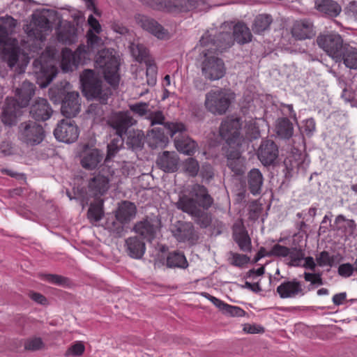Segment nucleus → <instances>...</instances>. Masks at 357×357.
Masks as SVG:
<instances>
[{"mask_svg": "<svg viewBox=\"0 0 357 357\" xmlns=\"http://www.w3.org/2000/svg\"><path fill=\"white\" fill-rule=\"evenodd\" d=\"M304 279L306 282H310L312 286H321L324 284L321 274L319 273H312L305 272L303 274Z\"/></svg>", "mask_w": 357, "mask_h": 357, "instance_id": "58", "label": "nucleus"}, {"mask_svg": "<svg viewBox=\"0 0 357 357\" xmlns=\"http://www.w3.org/2000/svg\"><path fill=\"white\" fill-rule=\"evenodd\" d=\"M337 62L343 61L347 68L357 69V49L345 44Z\"/></svg>", "mask_w": 357, "mask_h": 357, "instance_id": "36", "label": "nucleus"}, {"mask_svg": "<svg viewBox=\"0 0 357 357\" xmlns=\"http://www.w3.org/2000/svg\"><path fill=\"white\" fill-rule=\"evenodd\" d=\"M263 210L262 204L257 201L252 202L249 206V218L257 220Z\"/></svg>", "mask_w": 357, "mask_h": 357, "instance_id": "59", "label": "nucleus"}, {"mask_svg": "<svg viewBox=\"0 0 357 357\" xmlns=\"http://www.w3.org/2000/svg\"><path fill=\"white\" fill-rule=\"evenodd\" d=\"M79 95L78 92H68L61 103V114L66 118L71 119L78 114L80 111Z\"/></svg>", "mask_w": 357, "mask_h": 357, "instance_id": "24", "label": "nucleus"}, {"mask_svg": "<svg viewBox=\"0 0 357 357\" xmlns=\"http://www.w3.org/2000/svg\"><path fill=\"white\" fill-rule=\"evenodd\" d=\"M289 255V248L279 243L273 245L268 250V257H287Z\"/></svg>", "mask_w": 357, "mask_h": 357, "instance_id": "53", "label": "nucleus"}, {"mask_svg": "<svg viewBox=\"0 0 357 357\" xmlns=\"http://www.w3.org/2000/svg\"><path fill=\"white\" fill-rule=\"evenodd\" d=\"M241 159L237 158L236 159L229 160L228 166L236 175H242L244 173V168L242 165H240Z\"/></svg>", "mask_w": 357, "mask_h": 357, "instance_id": "64", "label": "nucleus"}, {"mask_svg": "<svg viewBox=\"0 0 357 357\" xmlns=\"http://www.w3.org/2000/svg\"><path fill=\"white\" fill-rule=\"evenodd\" d=\"M169 135L163 128H154L147 132V136L149 139V146L153 148L163 146L168 142Z\"/></svg>", "mask_w": 357, "mask_h": 357, "instance_id": "33", "label": "nucleus"}, {"mask_svg": "<svg viewBox=\"0 0 357 357\" xmlns=\"http://www.w3.org/2000/svg\"><path fill=\"white\" fill-rule=\"evenodd\" d=\"M132 55L139 62L148 63L149 61V52L148 49L142 44H132L130 46Z\"/></svg>", "mask_w": 357, "mask_h": 357, "instance_id": "47", "label": "nucleus"}, {"mask_svg": "<svg viewBox=\"0 0 357 357\" xmlns=\"http://www.w3.org/2000/svg\"><path fill=\"white\" fill-rule=\"evenodd\" d=\"M33 73L36 82L40 88L47 87L57 74V70L54 65L42 57L36 59L33 62Z\"/></svg>", "mask_w": 357, "mask_h": 357, "instance_id": "11", "label": "nucleus"}, {"mask_svg": "<svg viewBox=\"0 0 357 357\" xmlns=\"http://www.w3.org/2000/svg\"><path fill=\"white\" fill-rule=\"evenodd\" d=\"M147 120L150 121V126H153L155 125H162L166 128L165 125L169 122H165V117L162 111H150L149 116H147ZM167 130V129H165Z\"/></svg>", "mask_w": 357, "mask_h": 357, "instance_id": "52", "label": "nucleus"}, {"mask_svg": "<svg viewBox=\"0 0 357 357\" xmlns=\"http://www.w3.org/2000/svg\"><path fill=\"white\" fill-rule=\"evenodd\" d=\"M124 138L123 137L117 136L113 138L107 146V155L104 160L103 164L109 162L110 160L116 156V155L123 148Z\"/></svg>", "mask_w": 357, "mask_h": 357, "instance_id": "42", "label": "nucleus"}, {"mask_svg": "<svg viewBox=\"0 0 357 357\" xmlns=\"http://www.w3.org/2000/svg\"><path fill=\"white\" fill-rule=\"evenodd\" d=\"M84 47L79 46L76 51L72 52L65 48L62 50V59L61 67L63 72L73 71L82 62L84 58Z\"/></svg>", "mask_w": 357, "mask_h": 357, "instance_id": "20", "label": "nucleus"}, {"mask_svg": "<svg viewBox=\"0 0 357 357\" xmlns=\"http://www.w3.org/2000/svg\"><path fill=\"white\" fill-rule=\"evenodd\" d=\"M234 98L235 95L233 93L222 89L211 90L206 94L204 105L211 113L223 115Z\"/></svg>", "mask_w": 357, "mask_h": 357, "instance_id": "8", "label": "nucleus"}, {"mask_svg": "<svg viewBox=\"0 0 357 357\" xmlns=\"http://www.w3.org/2000/svg\"><path fill=\"white\" fill-rule=\"evenodd\" d=\"M233 238L242 250L245 249V229L242 218L238 219L233 226Z\"/></svg>", "mask_w": 357, "mask_h": 357, "instance_id": "44", "label": "nucleus"}, {"mask_svg": "<svg viewBox=\"0 0 357 357\" xmlns=\"http://www.w3.org/2000/svg\"><path fill=\"white\" fill-rule=\"evenodd\" d=\"M276 132L282 139H289L294 133V127L288 118L278 119L276 123Z\"/></svg>", "mask_w": 357, "mask_h": 357, "instance_id": "43", "label": "nucleus"}, {"mask_svg": "<svg viewBox=\"0 0 357 357\" xmlns=\"http://www.w3.org/2000/svg\"><path fill=\"white\" fill-rule=\"evenodd\" d=\"M30 116L38 121L48 120L53 114V109L46 98H38L30 107Z\"/></svg>", "mask_w": 357, "mask_h": 357, "instance_id": "21", "label": "nucleus"}, {"mask_svg": "<svg viewBox=\"0 0 357 357\" xmlns=\"http://www.w3.org/2000/svg\"><path fill=\"white\" fill-rule=\"evenodd\" d=\"M125 251L132 259H140L146 251L145 243L137 236H130L125 241Z\"/></svg>", "mask_w": 357, "mask_h": 357, "instance_id": "30", "label": "nucleus"}, {"mask_svg": "<svg viewBox=\"0 0 357 357\" xmlns=\"http://www.w3.org/2000/svg\"><path fill=\"white\" fill-rule=\"evenodd\" d=\"M160 225V221L157 218L146 217L135 224L133 231L148 242H152L159 231Z\"/></svg>", "mask_w": 357, "mask_h": 357, "instance_id": "16", "label": "nucleus"}, {"mask_svg": "<svg viewBox=\"0 0 357 357\" xmlns=\"http://www.w3.org/2000/svg\"><path fill=\"white\" fill-rule=\"evenodd\" d=\"M256 153L258 159L264 166H269L278 158L279 149L274 141L264 139L261 141Z\"/></svg>", "mask_w": 357, "mask_h": 357, "instance_id": "19", "label": "nucleus"}, {"mask_svg": "<svg viewBox=\"0 0 357 357\" xmlns=\"http://www.w3.org/2000/svg\"><path fill=\"white\" fill-rule=\"evenodd\" d=\"M315 8L319 12L328 17H335L342 11L341 6L333 0H316Z\"/></svg>", "mask_w": 357, "mask_h": 357, "instance_id": "32", "label": "nucleus"}, {"mask_svg": "<svg viewBox=\"0 0 357 357\" xmlns=\"http://www.w3.org/2000/svg\"><path fill=\"white\" fill-rule=\"evenodd\" d=\"M344 13L347 17L357 21V1L349 2L344 8Z\"/></svg>", "mask_w": 357, "mask_h": 357, "instance_id": "62", "label": "nucleus"}, {"mask_svg": "<svg viewBox=\"0 0 357 357\" xmlns=\"http://www.w3.org/2000/svg\"><path fill=\"white\" fill-rule=\"evenodd\" d=\"M291 32L292 36L299 40L311 38L315 36L313 23L306 19L296 21Z\"/></svg>", "mask_w": 357, "mask_h": 357, "instance_id": "27", "label": "nucleus"}, {"mask_svg": "<svg viewBox=\"0 0 357 357\" xmlns=\"http://www.w3.org/2000/svg\"><path fill=\"white\" fill-rule=\"evenodd\" d=\"M247 181L252 195H256L261 193L264 178L259 169L255 168L251 169L247 175Z\"/></svg>", "mask_w": 357, "mask_h": 357, "instance_id": "34", "label": "nucleus"}, {"mask_svg": "<svg viewBox=\"0 0 357 357\" xmlns=\"http://www.w3.org/2000/svg\"><path fill=\"white\" fill-rule=\"evenodd\" d=\"M85 350V347L81 342H76L71 345L66 351L65 356H80L83 354Z\"/></svg>", "mask_w": 357, "mask_h": 357, "instance_id": "57", "label": "nucleus"}, {"mask_svg": "<svg viewBox=\"0 0 357 357\" xmlns=\"http://www.w3.org/2000/svg\"><path fill=\"white\" fill-rule=\"evenodd\" d=\"M102 204V202L100 201L90 205L87 215L91 221L98 222L102 219L103 215Z\"/></svg>", "mask_w": 357, "mask_h": 357, "instance_id": "49", "label": "nucleus"}, {"mask_svg": "<svg viewBox=\"0 0 357 357\" xmlns=\"http://www.w3.org/2000/svg\"><path fill=\"white\" fill-rule=\"evenodd\" d=\"M124 135L123 138L127 149L138 152L144 149L146 137L143 130L135 128L130 129Z\"/></svg>", "mask_w": 357, "mask_h": 357, "instance_id": "26", "label": "nucleus"}, {"mask_svg": "<svg viewBox=\"0 0 357 357\" xmlns=\"http://www.w3.org/2000/svg\"><path fill=\"white\" fill-rule=\"evenodd\" d=\"M277 292L281 298H296L305 294L301 282L295 278L282 282L277 287Z\"/></svg>", "mask_w": 357, "mask_h": 357, "instance_id": "25", "label": "nucleus"}, {"mask_svg": "<svg viewBox=\"0 0 357 357\" xmlns=\"http://www.w3.org/2000/svg\"><path fill=\"white\" fill-rule=\"evenodd\" d=\"M45 137L43 127L36 121H24L18 127V138L27 146H33L40 144Z\"/></svg>", "mask_w": 357, "mask_h": 357, "instance_id": "10", "label": "nucleus"}, {"mask_svg": "<svg viewBox=\"0 0 357 357\" xmlns=\"http://www.w3.org/2000/svg\"><path fill=\"white\" fill-rule=\"evenodd\" d=\"M58 40L64 45H72L77 41V29L70 24L61 27L57 35Z\"/></svg>", "mask_w": 357, "mask_h": 357, "instance_id": "35", "label": "nucleus"}, {"mask_svg": "<svg viewBox=\"0 0 357 357\" xmlns=\"http://www.w3.org/2000/svg\"><path fill=\"white\" fill-rule=\"evenodd\" d=\"M142 4L158 11L169 13H186L204 6V0H140Z\"/></svg>", "mask_w": 357, "mask_h": 357, "instance_id": "4", "label": "nucleus"}, {"mask_svg": "<svg viewBox=\"0 0 357 357\" xmlns=\"http://www.w3.org/2000/svg\"><path fill=\"white\" fill-rule=\"evenodd\" d=\"M221 31L213 38L206 33L199 40L200 45L205 50H211L212 52L222 53L233 45L234 41L243 45L245 43V24L243 22H225L220 26Z\"/></svg>", "mask_w": 357, "mask_h": 357, "instance_id": "2", "label": "nucleus"}, {"mask_svg": "<svg viewBox=\"0 0 357 357\" xmlns=\"http://www.w3.org/2000/svg\"><path fill=\"white\" fill-rule=\"evenodd\" d=\"M136 22L144 30L147 31L159 39H163L168 35V31L154 19L143 15L135 16Z\"/></svg>", "mask_w": 357, "mask_h": 357, "instance_id": "22", "label": "nucleus"}, {"mask_svg": "<svg viewBox=\"0 0 357 357\" xmlns=\"http://www.w3.org/2000/svg\"><path fill=\"white\" fill-rule=\"evenodd\" d=\"M173 236L179 242H189L195 244L199 236L195 229L193 224L190 222L177 221L172 227Z\"/></svg>", "mask_w": 357, "mask_h": 357, "instance_id": "18", "label": "nucleus"}, {"mask_svg": "<svg viewBox=\"0 0 357 357\" xmlns=\"http://www.w3.org/2000/svg\"><path fill=\"white\" fill-rule=\"evenodd\" d=\"M55 138L61 142L71 144L79 137V128L71 119H62L54 130Z\"/></svg>", "mask_w": 357, "mask_h": 357, "instance_id": "15", "label": "nucleus"}, {"mask_svg": "<svg viewBox=\"0 0 357 357\" xmlns=\"http://www.w3.org/2000/svg\"><path fill=\"white\" fill-rule=\"evenodd\" d=\"M167 132L174 139L176 150L185 155H192L197 149V144L186 133V128L181 123H169L165 125Z\"/></svg>", "mask_w": 357, "mask_h": 357, "instance_id": "5", "label": "nucleus"}, {"mask_svg": "<svg viewBox=\"0 0 357 357\" xmlns=\"http://www.w3.org/2000/svg\"><path fill=\"white\" fill-rule=\"evenodd\" d=\"M335 225L337 230H344L345 233L352 234L356 229V224L354 220H348L343 215H339L335 220Z\"/></svg>", "mask_w": 357, "mask_h": 357, "instance_id": "46", "label": "nucleus"}, {"mask_svg": "<svg viewBox=\"0 0 357 357\" xmlns=\"http://www.w3.org/2000/svg\"><path fill=\"white\" fill-rule=\"evenodd\" d=\"M266 124L262 118H255L247 123V140L252 141L260 137V128Z\"/></svg>", "mask_w": 357, "mask_h": 357, "instance_id": "39", "label": "nucleus"}, {"mask_svg": "<svg viewBox=\"0 0 357 357\" xmlns=\"http://www.w3.org/2000/svg\"><path fill=\"white\" fill-rule=\"evenodd\" d=\"M2 121L5 125L13 126L17 121V113L15 109H11L9 106L3 109L2 113Z\"/></svg>", "mask_w": 357, "mask_h": 357, "instance_id": "55", "label": "nucleus"}, {"mask_svg": "<svg viewBox=\"0 0 357 357\" xmlns=\"http://www.w3.org/2000/svg\"><path fill=\"white\" fill-rule=\"evenodd\" d=\"M317 263L320 267H331L334 263L333 256H331L327 251L321 252L316 258Z\"/></svg>", "mask_w": 357, "mask_h": 357, "instance_id": "56", "label": "nucleus"}, {"mask_svg": "<svg viewBox=\"0 0 357 357\" xmlns=\"http://www.w3.org/2000/svg\"><path fill=\"white\" fill-rule=\"evenodd\" d=\"M16 26V20L11 16L0 17V39L6 42L9 35L12 34Z\"/></svg>", "mask_w": 357, "mask_h": 357, "instance_id": "41", "label": "nucleus"}, {"mask_svg": "<svg viewBox=\"0 0 357 357\" xmlns=\"http://www.w3.org/2000/svg\"><path fill=\"white\" fill-rule=\"evenodd\" d=\"M156 163L163 172L172 173L178 169L179 158L176 152L165 151L158 157Z\"/></svg>", "mask_w": 357, "mask_h": 357, "instance_id": "29", "label": "nucleus"}, {"mask_svg": "<svg viewBox=\"0 0 357 357\" xmlns=\"http://www.w3.org/2000/svg\"><path fill=\"white\" fill-rule=\"evenodd\" d=\"M43 341L40 337H34L28 340L24 344L26 350L36 351L40 349L43 346Z\"/></svg>", "mask_w": 357, "mask_h": 357, "instance_id": "63", "label": "nucleus"}, {"mask_svg": "<svg viewBox=\"0 0 357 357\" xmlns=\"http://www.w3.org/2000/svg\"><path fill=\"white\" fill-rule=\"evenodd\" d=\"M20 55V49L19 47L6 45V44L3 47L2 59L10 68H13L17 64Z\"/></svg>", "mask_w": 357, "mask_h": 357, "instance_id": "38", "label": "nucleus"}, {"mask_svg": "<svg viewBox=\"0 0 357 357\" xmlns=\"http://www.w3.org/2000/svg\"><path fill=\"white\" fill-rule=\"evenodd\" d=\"M137 214L135 204L129 201H122L119 204L115 212V218L122 222L129 224Z\"/></svg>", "mask_w": 357, "mask_h": 357, "instance_id": "31", "label": "nucleus"}, {"mask_svg": "<svg viewBox=\"0 0 357 357\" xmlns=\"http://www.w3.org/2000/svg\"><path fill=\"white\" fill-rule=\"evenodd\" d=\"M241 126L239 117L234 115L227 116L221 123L220 135L229 146L238 144Z\"/></svg>", "mask_w": 357, "mask_h": 357, "instance_id": "12", "label": "nucleus"}, {"mask_svg": "<svg viewBox=\"0 0 357 357\" xmlns=\"http://www.w3.org/2000/svg\"><path fill=\"white\" fill-rule=\"evenodd\" d=\"M114 173V169L109 165H100L98 173L94 174L88 181L87 195L99 198L106 194L109 189V183Z\"/></svg>", "mask_w": 357, "mask_h": 357, "instance_id": "6", "label": "nucleus"}, {"mask_svg": "<svg viewBox=\"0 0 357 357\" xmlns=\"http://www.w3.org/2000/svg\"><path fill=\"white\" fill-rule=\"evenodd\" d=\"M318 45L323 49L335 61L341 56V52L344 48L343 40L339 34H328L318 36L317 39Z\"/></svg>", "mask_w": 357, "mask_h": 357, "instance_id": "14", "label": "nucleus"}, {"mask_svg": "<svg viewBox=\"0 0 357 357\" xmlns=\"http://www.w3.org/2000/svg\"><path fill=\"white\" fill-rule=\"evenodd\" d=\"M355 271L354 264L344 263L340 264L337 269L338 274L343 278H349L352 275Z\"/></svg>", "mask_w": 357, "mask_h": 357, "instance_id": "60", "label": "nucleus"}, {"mask_svg": "<svg viewBox=\"0 0 357 357\" xmlns=\"http://www.w3.org/2000/svg\"><path fill=\"white\" fill-rule=\"evenodd\" d=\"M304 256L305 253L302 249L291 248H289V255L287 257L289 259L287 264L290 266H301Z\"/></svg>", "mask_w": 357, "mask_h": 357, "instance_id": "48", "label": "nucleus"}, {"mask_svg": "<svg viewBox=\"0 0 357 357\" xmlns=\"http://www.w3.org/2000/svg\"><path fill=\"white\" fill-rule=\"evenodd\" d=\"M79 157L80 165L84 169L93 170L103 160L104 153L101 150L90 146L89 144H85L82 146Z\"/></svg>", "mask_w": 357, "mask_h": 357, "instance_id": "17", "label": "nucleus"}, {"mask_svg": "<svg viewBox=\"0 0 357 357\" xmlns=\"http://www.w3.org/2000/svg\"><path fill=\"white\" fill-rule=\"evenodd\" d=\"M149 104L146 102H138L129 105L130 110L139 117L147 119V116L151 111L149 108Z\"/></svg>", "mask_w": 357, "mask_h": 357, "instance_id": "50", "label": "nucleus"}, {"mask_svg": "<svg viewBox=\"0 0 357 357\" xmlns=\"http://www.w3.org/2000/svg\"><path fill=\"white\" fill-rule=\"evenodd\" d=\"M183 169L190 176H195L199 169V163L195 158H188L184 162Z\"/></svg>", "mask_w": 357, "mask_h": 357, "instance_id": "54", "label": "nucleus"}, {"mask_svg": "<svg viewBox=\"0 0 357 357\" xmlns=\"http://www.w3.org/2000/svg\"><path fill=\"white\" fill-rule=\"evenodd\" d=\"M201 54L204 60L202 62V73L204 77L209 80H218L225 73L223 61L216 56L211 50L204 49Z\"/></svg>", "mask_w": 357, "mask_h": 357, "instance_id": "9", "label": "nucleus"}, {"mask_svg": "<svg viewBox=\"0 0 357 357\" xmlns=\"http://www.w3.org/2000/svg\"><path fill=\"white\" fill-rule=\"evenodd\" d=\"M83 92L88 99H96L100 104L106 105L112 95L111 89L95 76L92 70H84L80 77Z\"/></svg>", "mask_w": 357, "mask_h": 357, "instance_id": "3", "label": "nucleus"}, {"mask_svg": "<svg viewBox=\"0 0 357 357\" xmlns=\"http://www.w3.org/2000/svg\"><path fill=\"white\" fill-rule=\"evenodd\" d=\"M96 63L102 68L105 80L110 85L116 86L119 82L118 59L113 54V50L103 49L98 52Z\"/></svg>", "mask_w": 357, "mask_h": 357, "instance_id": "7", "label": "nucleus"}, {"mask_svg": "<svg viewBox=\"0 0 357 357\" xmlns=\"http://www.w3.org/2000/svg\"><path fill=\"white\" fill-rule=\"evenodd\" d=\"M36 87L29 82L24 81L22 84L15 89V100L20 107H26L35 94Z\"/></svg>", "mask_w": 357, "mask_h": 357, "instance_id": "28", "label": "nucleus"}, {"mask_svg": "<svg viewBox=\"0 0 357 357\" xmlns=\"http://www.w3.org/2000/svg\"><path fill=\"white\" fill-rule=\"evenodd\" d=\"M273 22V17L268 14H259L257 15L252 25L254 33L260 34L269 29Z\"/></svg>", "mask_w": 357, "mask_h": 357, "instance_id": "37", "label": "nucleus"}, {"mask_svg": "<svg viewBox=\"0 0 357 357\" xmlns=\"http://www.w3.org/2000/svg\"><path fill=\"white\" fill-rule=\"evenodd\" d=\"M136 22L144 30L147 31L159 39H163L168 35V31L154 19L143 15L135 16Z\"/></svg>", "mask_w": 357, "mask_h": 357, "instance_id": "23", "label": "nucleus"}, {"mask_svg": "<svg viewBox=\"0 0 357 357\" xmlns=\"http://www.w3.org/2000/svg\"><path fill=\"white\" fill-rule=\"evenodd\" d=\"M137 121L130 114L129 111H119L113 112L109 116L107 123L112 128L116 136L123 137L129 128L137 124Z\"/></svg>", "mask_w": 357, "mask_h": 357, "instance_id": "13", "label": "nucleus"}, {"mask_svg": "<svg viewBox=\"0 0 357 357\" xmlns=\"http://www.w3.org/2000/svg\"><path fill=\"white\" fill-rule=\"evenodd\" d=\"M44 280L61 287H67L70 284V280L68 278L56 274H44L41 275Z\"/></svg>", "mask_w": 357, "mask_h": 357, "instance_id": "51", "label": "nucleus"}, {"mask_svg": "<svg viewBox=\"0 0 357 357\" xmlns=\"http://www.w3.org/2000/svg\"><path fill=\"white\" fill-rule=\"evenodd\" d=\"M127 223L116 218V220H112V222H107V227L111 234H112L115 237L120 238L127 232Z\"/></svg>", "mask_w": 357, "mask_h": 357, "instance_id": "45", "label": "nucleus"}, {"mask_svg": "<svg viewBox=\"0 0 357 357\" xmlns=\"http://www.w3.org/2000/svg\"><path fill=\"white\" fill-rule=\"evenodd\" d=\"M213 204V198L207 188L202 185L195 184L188 195L179 196L176 206L190 215L197 225L204 229L212 223V215L208 210Z\"/></svg>", "mask_w": 357, "mask_h": 357, "instance_id": "1", "label": "nucleus"}, {"mask_svg": "<svg viewBox=\"0 0 357 357\" xmlns=\"http://www.w3.org/2000/svg\"><path fill=\"white\" fill-rule=\"evenodd\" d=\"M166 265L168 268H186L188 266L185 255L180 252L174 251L168 254Z\"/></svg>", "mask_w": 357, "mask_h": 357, "instance_id": "40", "label": "nucleus"}, {"mask_svg": "<svg viewBox=\"0 0 357 357\" xmlns=\"http://www.w3.org/2000/svg\"><path fill=\"white\" fill-rule=\"evenodd\" d=\"M222 312L231 317H241L244 314V311L238 307L232 306L225 303L224 307H222Z\"/></svg>", "mask_w": 357, "mask_h": 357, "instance_id": "61", "label": "nucleus"}]
</instances>
